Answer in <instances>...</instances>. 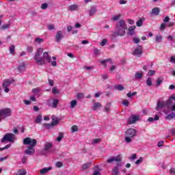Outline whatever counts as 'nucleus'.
Masks as SVG:
<instances>
[{"mask_svg": "<svg viewBox=\"0 0 175 175\" xmlns=\"http://www.w3.org/2000/svg\"><path fill=\"white\" fill-rule=\"evenodd\" d=\"M137 27H142L143 25V19L140 18L139 21H137L136 23Z\"/></svg>", "mask_w": 175, "mask_h": 175, "instance_id": "obj_44", "label": "nucleus"}, {"mask_svg": "<svg viewBox=\"0 0 175 175\" xmlns=\"http://www.w3.org/2000/svg\"><path fill=\"white\" fill-rule=\"evenodd\" d=\"M155 41L157 43H161L162 42V36L161 34H159L155 38Z\"/></svg>", "mask_w": 175, "mask_h": 175, "instance_id": "obj_31", "label": "nucleus"}, {"mask_svg": "<svg viewBox=\"0 0 175 175\" xmlns=\"http://www.w3.org/2000/svg\"><path fill=\"white\" fill-rule=\"evenodd\" d=\"M15 49H16V46L14 45L10 46L9 50H10V54H13V53H14Z\"/></svg>", "mask_w": 175, "mask_h": 175, "instance_id": "obj_45", "label": "nucleus"}, {"mask_svg": "<svg viewBox=\"0 0 175 175\" xmlns=\"http://www.w3.org/2000/svg\"><path fill=\"white\" fill-rule=\"evenodd\" d=\"M52 93L53 94H59V92L58 91V90L57 89V87H54L52 90Z\"/></svg>", "mask_w": 175, "mask_h": 175, "instance_id": "obj_56", "label": "nucleus"}, {"mask_svg": "<svg viewBox=\"0 0 175 175\" xmlns=\"http://www.w3.org/2000/svg\"><path fill=\"white\" fill-rule=\"evenodd\" d=\"M77 131H79V127H77V126L74 125L72 126L71 128V132L72 133H75V132H77Z\"/></svg>", "mask_w": 175, "mask_h": 175, "instance_id": "obj_40", "label": "nucleus"}, {"mask_svg": "<svg viewBox=\"0 0 175 175\" xmlns=\"http://www.w3.org/2000/svg\"><path fill=\"white\" fill-rule=\"evenodd\" d=\"M10 27V24H5V25H3L1 28V29L5 30V29H9Z\"/></svg>", "mask_w": 175, "mask_h": 175, "instance_id": "obj_53", "label": "nucleus"}, {"mask_svg": "<svg viewBox=\"0 0 175 175\" xmlns=\"http://www.w3.org/2000/svg\"><path fill=\"white\" fill-rule=\"evenodd\" d=\"M121 18V14H119L118 15L114 16L112 17L113 21H118V20H120Z\"/></svg>", "mask_w": 175, "mask_h": 175, "instance_id": "obj_41", "label": "nucleus"}, {"mask_svg": "<svg viewBox=\"0 0 175 175\" xmlns=\"http://www.w3.org/2000/svg\"><path fill=\"white\" fill-rule=\"evenodd\" d=\"M25 153L27 155H33L35 154V148L27 146V149L25 151Z\"/></svg>", "mask_w": 175, "mask_h": 175, "instance_id": "obj_13", "label": "nucleus"}, {"mask_svg": "<svg viewBox=\"0 0 175 175\" xmlns=\"http://www.w3.org/2000/svg\"><path fill=\"white\" fill-rule=\"evenodd\" d=\"M111 106V103H107V105L105 107V111L106 113H109V111H110V107Z\"/></svg>", "mask_w": 175, "mask_h": 175, "instance_id": "obj_30", "label": "nucleus"}, {"mask_svg": "<svg viewBox=\"0 0 175 175\" xmlns=\"http://www.w3.org/2000/svg\"><path fill=\"white\" fill-rule=\"evenodd\" d=\"M11 144H8L3 148H0V151H3V150H8V148H10Z\"/></svg>", "mask_w": 175, "mask_h": 175, "instance_id": "obj_55", "label": "nucleus"}, {"mask_svg": "<svg viewBox=\"0 0 175 175\" xmlns=\"http://www.w3.org/2000/svg\"><path fill=\"white\" fill-rule=\"evenodd\" d=\"M62 39H64V33L61 30L57 31L55 35V42L59 43Z\"/></svg>", "mask_w": 175, "mask_h": 175, "instance_id": "obj_11", "label": "nucleus"}, {"mask_svg": "<svg viewBox=\"0 0 175 175\" xmlns=\"http://www.w3.org/2000/svg\"><path fill=\"white\" fill-rule=\"evenodd\" d=\"M44 51V49H43V48H38L34 56L36 64H37V65H40V66L46 65V62L42 59V54H43Z\"/></svg>", "mask_w": 175, "mask_h": 175, "instance_id": "obj_4", "label": "nucleus"}, {"mask_svg": "<svg viewBox=\"0 0 175 175\" xmlns=\"http://www.w3.org/2000/svg\"><path fill=\"white\" fill-rule=\"evenodd\" d=\"M94 54H95V55H99V54H100V51L96 48H94Z\"/></svg>", "mask_w": 175, "mask_h": 175, "instance_id": "obj_51", "label": "nucleus"}, {"mask_svg": "<svg viewBox=\"0 0 175 175\" xmlns=\"http://www.w3.org/2000/svg\"><path fill=\"white\" fill-rule=\"evenodd\" d=\"M68 12H75L76 10H79V5L77 4H72L68 6Z\"/></svg>", "mask_w": 175, "mask_h": 175, "instance_id": "obj_16", "label": "nucleus"}, {"mask_svg": "<svg viewBox=\"0 0 175 175\" xmlns=\"http://www.w3.org/2000/svg\"><path fill=\"white\" fill-rule=\"evenodd\" d=\"M58 102H59V100L58 99H54L53 101V105H52V107L53 109H57V106H58Z\"/></svg>", "mask_w": 175, "mask_h": 175, "instance_id": "obj_28", "label": "nucleus"}, {"mask_svg": "<svg viewBox=\"0 0 175 175\" xmlns=\"http://www.w3.org/2000/svg\"><path fill=\"white\" fill-rule=\"evenodd\" d=\"M135 29H136V26H131L128 28L127 35L129 36H133L135 35Z\"/></svg>", "mask_w": 175, "mask_h": 175, "instance_id": "obj_14", "label": "nucleus"}, {"mask_svg": "<svg viewBox=\"0 0 175 175\" xmlns=\"http://www.w3.org/2000/svg\"><path fill=\"white\" fill-rule=\"evenodd\" d=\"M140 117L136 115H131L129 118V124L132 125V124H135L136 121H139Z\"/></svg>", "mask_w": 175, "mask_h": 175, "instance_id": "obj_10", "label": "nucleus"}, {"mask_svg": "<svg viewBox=\"0 0 175 175\" xmlns=\"http://www.w3.org/2000/svg\"><path fill=\"white\" fill-rule=\"evenodd\" d=\"M135 77L137 79H142L143 77V73L142 72H136L135 75Z\"/></svg>", "mask_w": 175, "mask_h": 175, "instance_id": "obj_33", "label": "nucleus"}, {"mask_svg": "<svg viewBox=\"0 0 175 175\" xmlns=\"http://www.w3.org/2000/svg\"><path fill=\"white\" fill-rule=\"evenodd\" d=\"M49 8V4H47L46 3H43L41 5V9H42V10H46V9H47Z\"/></svg>", "mask_w": 175, "mask_h": 175, "instance_id": "obj_43", "label": "nucleus"}, {"mask_svg": "<svg viewBox=\"0 0 175 175\" xmlns=\"http://www.w3.org/2000/svg\"><path fill=\"white\" fill-rule=\"evenodd\" d=\"M91 165H92V163H86L85 164H83L81 166V170H86V169H88V167H90Z\"/></svg>", "mask_w": 175, "mask_h": 175, "instance_id": "obj_24", "label": "nucleus"}, {"mask_svg": "<svg viewBox=\"0 0 175 175\" xmlns=\"http://www.w3.org/2000/svg\"><path fill=\"white\" fill-rule=\"evenodd\" d=\"M165 28H166V25L165 23H162L160 27L161 31L165 30Z\"/></svg>", "mask_w": 175, "mask_h": 175, "instance_id": "obj_63", "label": "nucleus"}, {"mask_svg": "<svg viewBox=\"0 0 175 175\" xmlns=\"http://www.w3.org/2000/svg\"><path fill=\"white\" fill-rule=\"evenodd\" d=\"M42 126L46 128V129H50V128H53V126H55V122H51V124L45 123V124H43Z\"/></svg>", "mask_w": 175, "mask_h": 175, "instance_id": "obj_22", "label": "nucleus"}, {"mask_svg": "<svg viewBox=\"0 0 175 175\" xmlns=\"http://www.w3.org/2000/svg\"><path fill=\"white\" fill-rule=\"evenodd\" d=\"M98 143H100V138L94 139L92 142V144H98Z\"/></svg>", "mask_w": 175, "mask_h": 175, "instance_id": "obj_47", "label": "nucleus"}, {"mask_svg": "<svg viewBox=\"0 0 175 175\" xmlns=\"http://www.w3.org/2000/svg\"><path fill=\"white\" fill-rule=\"evenodd\" d=\"M146 85H148V87H151V85H152V81L151 78H148L146 80Z\"/></svg>", "mask_w": 175, "mask_h": 175, "instance_id": "obj_35", "label": "nucleus"}, {"mask_svg": "<svg viewBox=\"0 0 175 175\" xmlns=\"http://www.w3.org/2000/svg\"><path fill=\"white\" fill-rule=\"evenodd\" d=\"M159 12H161V10H159V8H154L152 9L151 14H152V16H159Z\"/></svg>", "mask_w": 175, "mask_h": 175, "instance_id": "obj_21", "label": "nucleus"}, {"mask_svg": "<svg viewBox=\"0 0 175 175\" xmlns=\"http://www.w3.org/2000/svg\"><path fill=\"white\" fill-rule=\"evenodd\" d=\"M16 175H27V171L24 169H21L17 171V173Z\"/></svg>", "mask_w": 175, "mask_h": 175, "instance_id": "obj_26", "label": "nucleus"}, {"mask_svg": "<svg viewBox=\"0 0 175 175\" xmlns=\"http://www.w3.org/2000/svg\"><path fill=\"white\" fill-rule=\"evenodd\" d=\"M100 62H101L102 65H105L106 62H110V64H113L111 59H107L103 61H101Z\"/></svg>", "mask_w": 175, "mask_h": 175, "instance_id": "obj_42", "label": "nucleus"}, {"mask_svg": "<svg viewBox=\"0 0 175 175\" xmlns=\"http://www.w3.org/2000/svg\"><path fill=\"white\" fill-rule=\"evenodd\" d=\"M44 41V40H43V38H36L35 39L36 43H38V44H40V43H43Z\"/></svg>", "mask_w": 175, "mask_h": 175, "instance_id": "obj_38", "label": "nucleus"}, {"mask_svg": "<svg viewBox=\"0 0 175 175\" xmlns=\"http://www.w3.org/2000/svg\"><path fill=\"white\" fill-rule=\"evenodd\" d=\"M48 81H49V85H51V87H53L54 85V80L49 79Z\"/></svg>", "mask_w": 175, "mask_h": 175, "instance_id": "obj_59", "label": "nucleus"}, {"mask_svg": "<svg viewBox=\"0 0 175 175\" xmlns=\"http://www.w3.org/2000/svg\"><path fill=\"white\" fill-rule=\"evenodd\" d=\"M14 81V79H5L3 83V87H10V84H12Z\"/></svg>", "mask_w": 175, "mask_h": 175, "instance_id": "obj_17", "label": "nucleus"}, {"mask_svg": "<svg viewBox=\"0 0 175 175\" xmlns=\"http://www.w3.org/2000/svg\"><path fill=\"white\" fill-rule=\"evenodd\" d=\"M173 100H175V96H171L167 101H158L157 105L156 107V110H162L164 109L165 114H167L169 113V109L171 107L172 111H175V103H173ZM165 109H168V110H165Z\"/></svg>", "mask_w": 175, "mask_h": 175, "instance_id": "obj_1", "label": "nucleus"}, {"mask_svg": "<svg viewBox=\"0 0 175 175\" xmlns=\"http://www.w3.org/2000/svg\"><path fill=\"white\" fill-rule=\"evenodd\" d=\"M137 92H129L128 94H127V96L128 98H132V96H135V95H137Z\"/></svg>", "mask_w": 175, "mask_h": 175, "instance_id": "obj_46", "label": "nucleus"}, {"mask_svg": "<svg viewBox=\"0 0 175 175\" xmlns=\"http://www.w3.org/2000/svg\"><path fill=\"white\" fill-rule=\"evenodd\" d=\"M51 147H53V144L50 143V142H46L45 143V146H44V151H49V150H50V148H51Z\"/></svg>", "mask_w": 175, "mask_h": 175, "instance_id": "obj_23", "label": "nucleus"}, {"mask_svg": "<svg viewBox=\"0 0 175 175\" xmlns=\"http://www.w3.org/2000/svg\"><path fill=\"white\" fill-rule=\"evenodd\" d=\"M52 122H55V125H58L59 121L58 120V118H57L55 116H52Z\"/></svg>", "mask_w": 175, "mask_h": 175, "instance_id": "obj_37", "label": "nucleus"}, {"mask_svg": "<svg viewBox=\"0 0 175 175\" xmlns=\"http://www.w3.org/2000/svg\"><path fill=\"white\" fill-rule=\"evenodd\" d=\"M0 114L3 118H8V117H10L12 116V109L10 108H4L0 109Z\"/></svg>", "mask_w": 175, "mask_h": 175, "instance_id": "obj_8", "label": "nucleus"}, {"mask_svg": "<svg viewBox=\"0 0 175 175\" xmlns=\"http://www.w3.org/2000/svg\"><path fill=\"white\" fill-rule=\"evenodd\" d=\"M122 105H124V106L128 107L129 106V101H128V100H124Z\"/></svg>", "mask_w": 175, "mask_h": 175, "instance_id": "obj_61", "label": "nucleus"}, {"mask_svg": "<svg viewBox=\"0 0 175 175\" xmlns=\"http://www.w3.org/2000/svg\"><path fill=\"white\" fill-rule=\"evenodd\" d=\"M37 144H38V140H36V139H31V137H26L23 139V144L25 146H29L27 147L35 148Z\"/></svg>", "mask_w": 175, "mask_h": 175, "instance_id": "obj_6", "label": "nucleus"}, {"mask_svg": "<svg viewBox=\"0 0 175 175\" xmlns=\"http://www.w3.org/2000/svg\"><path fill=\"white\" fill-rule=\"evenodd\" d=\"M121 161H122V156L121 154H118L116 157H109L107 160V163H113V162H117V165L113 167V168L112 169V175L120 174V168H118V167H121L122 166V163L121 162Z\"/></svg>", "mask_w": 175, "mask_h": 175, "instance_id": "obj_2", "label": "nucleus"}, {"mask_svg": "<svg viewBox=\"0 0 175 175\" xmlns=\"http://www.w3.org/2000/svg\"><path fill=\"white\" fill-rule=\"evenodd\" d=\"M31 92H33V94H39V92H40V89L39 88H34L31 90Z\"/></svg>", "mask_w": 175, "mask_h": 175, "instance_id": "obj_48", "label": "nucleus"}, {"mask_svg": "<svg viewBox=\"0 0 175 175\" xmlns=\"http://www.w3.org/2000/svg\"><path fill=\"white\" fill-rule=\"evenodd\" d=\"M127 23L131 25H133V24H135V21H133V19H127Z\"/></svg>", "mask_w": 175, "mask_h": 175, "instance_id": "obj_60", "label": "nucleus"}, {"mask_svg": "<svg viewBox=\"0 0 175 175\" xmlns=\"http://www.w3.org/2000/svg\"><path fill=\"white\" fill-rule=\"evenodd\" d=\"M124 142H126V143L129 144L132 142V137H128V135H126L125 138H124Z\"/></svg>", "mask_w": 175, "mask_h": 175, "instance_id": "obj_36", "label": "nucleus"}, {"mask_svg": "<svg viewBox=\"0 0 175 175\" xmlns=\"http://www.w3.org/2000/svg\"><path fill=\"white\" fill-rule=\"evenodd\" d=\"M107 42V40H106L105 38H104L102 42L100 43V46H105V44H106V43Z\"/></svg>", "mask_w": 175, "mask_h": 175, "instance_id": "obj_62", "label": "nucleus"}, {"mask_svg": "<svg viewBox=\"0 0 175 175\" xmlns=\"http://www.w3.org/2000/svg\"><path fill=\"white\" fill-rule=\"evenodd\" d=\"M174 117H175V113H174V112H172V113L168 114V115L165 117V118H166V120H173V118H174Z\"/></svg>", "mask_w": 175, "mask_h": 175, "instance_id": "obj_29", "label": "nucleus"}, {"mask_svg": "<svg viewBox=\"0 0 175 175\" xmlns=\"http://www.w3.org/2000/svg\"><path fill=\"white\" fill-rule=\"evenodd\" d=\"M77 99H81L82 98H84V94L83 93H78L77 94Z\"/></svg>", "mask_w": 175, "mask_h": 175, "instance_id": "obj_54", "label": "nucleus"}, {"mask_svg": "<svg viewBox=\"0 0 175 175\" xmlns=\"http://www.w3.org/2000/svg\"><path fill=\"white\" fill-rule=\"evenodd\" d=\"M33 51V47L31 46H28L27 47V53H32Z\"/></svg>", "mask_w": 175, "mask_h": 175, "instance_id": "obj_52", "label": "nucleus"}, {"mask_svg": "<svg viewBox=\"0 0 175 175\" xmlns=\"http://www.w3.org/2000/svg\"><path fill=\"white\" fill-rule=\"evenodd\" d=\"M96 12H98V9L95 6H92L90 10H89V16L92 17L94 14H96Z\"/></svg>", "mask_w": 175, "mask_h": 175, "instance_id": "obj_15", "label": "nucleus"}, {"mask_svg": "<svg viewBox=\"0 0 175 175\" xmlns=\"http://www.w3.org/2000/svg\"><path fill=\"white\" fill-rule=\"evenodd\" d=\"M48 29L49 31H53V29H55V26L53 24L48 25Z\"/></svg>", "mask_w": 175, "mask_h": 175, "instance_id": "obj_49", "label": "nucleus"}, {"mask_svg": "<svg viewBox=\"0 0 175 175\" xmlns=\"http://www.w3.org/2000/svg\"><path fill=\"white\" fill-rule=\"evenodd\" d=\"M143 162V157H140L138 160L135 161L136 165H139V163H142Z\"/></svg>", "mask_w": 175, "mask_h": 175, "instance_id": "obj_58", "label": "nucleus"}, {"mask_svg": "<svg viewBox=\"0 0 175 175\" xmlns=\"http://www.w3.org/2000/svg\"><path fill=\"white\" fill-rule=\"evenodd\" d=\"M137 132V131L135 129H129L125 132V136H128L129 137H135Z\"/></svg>", "mask_w": 175, "mask_h": 175, "instance_id": "obj_9", "label": "nucleus"}, {"mask_svg": "<svg viewBox=\"0 0 175 175\" xmlns=\"http://www.w3.org/2000/svg\"><path fill=\"white\" fill-rule=\"evenodd\" d=\"M14 139H16V135L12 133H8L1 140V143H5V142H10V143H13Z\"/></svg>", "mask_w": 175, "mask_h": 175, "instance_id": "obj_7", "label": "nucleus"}, {"mask_svg": "<svg viewBox=\"0 0 175 175\" xmlns=\"http://www.w3.org/2000/svg\"><path fill=\"white\" fill-rule=\"evenodd\" d=\"M53 169V167H44L40 170V174H46V173H49L50 170Z\"/></svg>", "mask_w": 175, "mask_h": 175, "instance_id": "obj_18", "label": "nucleus"}, {"mask_svg": "<svg viewBox=\"0 0 175 175\" xmlns=\"http://www.w3.org/2000/svg\"><path fill=\"white\" fill-rule=\"evenodd\" d=\"M100 107H102V104L100 103H94L92 109L95 111L98 109H100Z\"/></svg>", "mask_w": 175, "mask_h": 175, "instance_id": "obj_20", "label": "nucleus"}, {"mask_svg": "<svg viewBox=\"0 0 175 175\" xmlns=\"http://www.w3.org/2000/svg\"><path fill=\"white\" fill-rule=\"evenodd\" d=\"M115 90H118V91H124L125 88L122 85H116Z\"/></svg>", "mask_w": 175, "mask_h": 175, "instance_id": "obj_27", "label": "nucleus"}, {"mask_svg": "<svg viewBox=\"0 0 175 175\" xmlns=\"http://www.w3.org/2000/svg\"><path fill=\"white\" fill-rule=\"evenodd\" d=\"M17 69L20 72H24V70H25V63H21L20 65L17 67Z\"/></svg>", "mask_w": 175, "mask_h": 175, "instance_id": "obj_19", "label": "nucleus"}, {"mask_svg": "<svg viewBox=\"0 0 175 175\" xmlns=\"http://www.w3.org/2000/svg\"><path fill=\"white\" fill-rule=\"evenodd\" d=\"M148 75V76H154V75H155V70H150Z\"/></svg>", "mask_w": 175, "mask_h": 175, "instance_id": "obj_57", "label": "nucleus"}, {"mask_svg": "<svg viewBox=\"0 0 175 175\" xmlns=\"http://www.w3.org/2000/svg\"><path fill=\"white\" fill-rule=\"evenodd\" d=\"M62 139H64V133L60 132L59 133V136L57 137V139L58 142H62Z\"/></svg>", "mask_w": 175, "mask_h": 175, "instance_id": "obj_32", "label": "nucleus"}, {"mask_svg": "<svg viewBox=\"0 0 175 175\" xmlns=\"http://www.w3.org/2000/svg\"><path fill=\"white\" fill-rule=\"evenodd\" d=\"M162 81H163V79L161 78H158L156 82V85L157 87H159V85H161V84H162Z\"/></svg>", "mask_w": 175, "mask_h": 175, "instance_id": "obj_39", "label": "nucleus"}, {"mask_svg": "<svg viewBox=\"0 0 175 175\" xmlns=\"http://www.w3.org/2000/svg\"><path fill=\"white\" fill-rule=\"evenodd\" d=\"M170 62H172V64H175V57L172 56L170 59Z\"/></svg>", "mask_w": 175, "mask_h": 175, "instance_id": "obj_64", "label": "nucleus"}, {"mask_svg": "<svg viewBox=\"0 0 175 175\" xmlns=\"http://www.w3.org/2000/svg\"><path fill=\"white\" fill-rule=\"evenodd\" d=\"M126 29H128L126 22H125V20H123V19L120 20L116 25V31L117 35H118V36H125Z\"/></svg>", "mask_w": 175, "mask_h": 175, "instance_id": "obj_3", "label": "nucleus"}, {"mask_svg": "<svg viewBox=\"0 0 175 175\" xmlns=\"http://www.w3.org/2000/svg\"><path fill=\"white\" fill-rule=\"evenodd\" d=\"M55 166L56 167H62V166H64V163L61 161H57L55 163Z\"/></svg>", "mask_w": 175, "mask_h": 175, "instance_id": "obj_50", "label": "nucleus"}, {"mask_svg": "<svg viewBox=\"0 0 175 175\" xmlns=\"http://www.w3.org/2000/svg\"><path fill=\"white\" fill-rule=\"evenodd\" d=\"M42 115H38L37 118L36 119V124H40V122H42Z\"/></svg>", "mask_w": 175, "mask_h": 175, "instance_id": "obj_34", "label": "nucleus"}, {"mask_svg": "<svg viewBox=\"0 0 175 175\" xmlns=\"http://www.w3.org/2000/svg\"><path fill=\"white\" fill-rule=\"evenodd\" d=\"M70 107L71 109H75V107H76V106H77V100H71L70 103Z\"/></svg>", "mask_w": 175, "mask_h": 175, "instance_id": "obj_25", "label": "nucleus"}, {"mask_svg": "<svg viewBox=\"0 0 175 175\" xmlns=\"http://www.w3.org/2000/svg\"><path fill=\"white\" fill-rule=\"evenodd\" d=\"M42 59H43L44 62H49V64H51L53 66H57V57L53 56L52 57V59L53 61L51 62V57L49 55V52H44L42 55Z\"/></svg>", "mask_w": 175, "mask_h": 175, "instance_id": "obj_5", "label": "nucleus"}, {"mask_svg": "<svg viewBox=\"0 0 175 175\" xmlns=\"http://www.w3.org/2000/svg\"><path fill=\"white\" fill-rule=\"evenodd\" d=\"M143 53V49L142 48V46H138L137 49H135V51L133 52V55H137V57H140L142 54Z\"/></svg>", "mask_w": 175, "mask_h": 175, "instance_id": "obj_12", "label": "nucleus"}]
</instances>
